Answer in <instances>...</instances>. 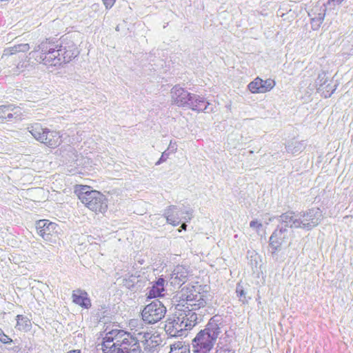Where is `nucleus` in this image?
Returning a JSON list of instances; mask_svg holds the SVG:
<instances>
[{
  "instance_id": "1",
  "label": "nucleus",
  "mask_w": 353,
  "mask_h": 353,
  "mask_svg": "<svg viewBox=\"0 0 353 353\" xmlns=\"http://www.w3.org/2000/svg\"><path fill=\"white\" fill-rule=\"evenodd\" d=\"M38 48L41 51L39 60L46 65H61L70 62L77 54V50L73 43L63 46L46 41L41 43Z\"/></svg>"
},
{
  "instance_id": "2",
  "label": "nucleus",
  "mask_w": 353,
  "mask_h": 353,
  "mask_svg": "<svg viewBox=\"0 0 353 353\" xmlns=\"http://www.w3.org/2000/svg\"><path fill=\"white\" fill-rule=\"evenodd\" d=\"M220 336L221 316L214 315L209 320L205 329L199 332L192 340L193 352L209 353L215 345H217V349Z\"/></svg>"
},
{
  "instance_id": "3",
  "label": "nucleus",
  "mask_w": 353,
  "mask_h": 353,
  "mask_svg": "<svg viewBox=\"0 0 353 353\" xmlns=\"http://www.w3.org/2000/svg\"><path fill=\"white\" fill-rule=\"evenodd\" d=\"M170 94L172 103L178 106H186L192 110L206 113L214 112L216 108L214 104L208 102L205 98L191 94L179 85L174 86Z\"/></svg>"
},
{
  "instance_id": "4",
  "label": "nucleus",
  "mask_w": 353,
  "mask_h": 353,
  "mask_svg": "<svg viewBox=\"0 0 353 353\" xmlns=\"http://www.w3.org/2000/svg\"><path fill=\"white\" fill-rule=\"evenodd\" d=\"M322 219L319 208H312L304 212L288 211L282 214V221L290 225L291 229L301 228L310 230L318 225Z\"/></svg>"
},
{
  "instance_id": "5",
  "label": "nucleus",
  "mask_w": 353,
  "mask_h": 353,
  "mask_svg": "<svg viewBox=\"0 0 353 353\" xmlns=\"http://www.w3.org/2000/svg\"><path fill=\"white\" fill-rule=\"evenodd\" d=\"M180 299L181 303L176 306V309L181 313L194 314L196 316V322L201 320V314H197L196 310L203 308L206 305L203 295L197 292L194 286L184 287L180 292Z\"/></svg>"
},
{
  "instance_id": "6",
  "label": "nucleus",
  "mask_w": 353,
  "mask_h": 353,
  "mask_svg": "<svg viewBox=\"0 0 353 353\" xmlns=\"http://www.w3.org/2000/svg\"><path fill=\"white\" fill-rule=\"evenodd\" d=\"M86 185H80L75 190L79 199L90 210L96 214H103L108 209V199L106 196L97 190H90Z\"/></svg>"
},
{
  "instance_id": "7",
  "label": "nucleus",
  "mask_w": 353,
  "mask_h": 353,
  "mask_svg": "<svg viewBox=\"0 0 353 353\" xmlns=\"http://www.w3.org/2000/svg\"><path fill=\"white\" fill-rule=\"evenodd\" d=\"M177 316L168 319L165 325L166 333L172 337L181 336L184 330H190L196 324V316L188 311V314L178 311Z\"/></svg>"
},
{
  "instance_id": "8",
  "label": "nucleus",
  "mask_w": 353,
  "mask_h": 353,
  "mask_svg": "<svg viewBox=\"0 0 353 353\" xmlns=\"http://www.w3.org/2000/svg\"><path fill=\"white\" fill-rule=\"evenodd\" d=\"M279 225L272 232L269 240L270 252L274 259H278V252L281 250L282 245L292 236V230L290 225L282 221V214L279 217Z\"/></svg>"
},
{
  "instance_id": "9",
  "label": "nucleus",
  "mask_w": 353,
  "mask_h": 353,
  "mask_svg": "<svg viewBox=\"0 0 353 353\" xmlns=\"http://www.w3.org/2000/svg\"><path fill=\"white\" fill-rule=\"evenodd\" d=\"M111 341L114 340L121 353H140L141 351L139 340L130 332L123 330L110 331Z\"/></svg>"
},
{
  "instance_id": "10",
  "label": "nucleus",
  "mask_w": 353,
  "mask_h": 353,
  "mask_svg": "<svg viewBox=\"0 0 353 353\" xmlns=\"http://www.w3.org/2000/svg\"><path fill=\"white\" fill-rule=\"evenodd\" d=\"M27 130L37 141L50 148H56L61 143L59 132L43 128L40 123L32 124Z\"/></svg>"
},
{
  "instance_id": "11",
  "label": "nucleus",
  "mask_w": 353,
  "mask_h": 353,
  "mask_svg": "<svg viewBox=\"0 0 353 353\" xmlns=\"http://www.w3.org/2000/svg\"><path fill=\"white\" fill-rule=\"evenodd\" d=\"M166 312L165 306L156 299L144 307L141 312L142 319L147 324H154L165 316Z\"/></svg>"
},
{
  "instance_id": "12",
  "label": "nucleus",
  "mask_w": 353,
  "mask_h": 353,
  "mask_svg": "<svg viewBox=\"0 0 353 353\" xmlns=\"http://www.w3.org/2000/svg\"><path fill=\"white\" fill-rule=\"evenodd\" d=\"M38 234L46 241H50L52 236H55L59 230V225L49 220H39L36 223Z\"/></svg>"
},
{
  "instance_id": "13",
  "label": "nucleus",
  "mask_w": 353,
  "mask_h": 353,
  "mask_svg": "<svg viewBox=\"0 0 353 353\" xmlns=\"http://www.w3.org/2000/svg\"><path fill=\"white\" fill-rule=\"evenodd\" d=\"M275 85L276 82L272 79L263 80L256 77L248 85V89L253 94L265 93L270 91Z\"/></svg>"
},
{
  "instance_id": "14",
  "label": "nucleus",
  "mask_w": 353,
  "mask_h": 353,
  "mask_svg": "<svg viewBox=\"0 0 353 353\" xmlns=\"http://www.w3.org/2000/svg\"><path fill=\"white\" fill-rule=\"evenodd\" d=\"M21 110L13 104L0 105V119L6 121H12L13 119H21Z\"/></svg>"
},
{
  "instance_id": "15",
  "label": "nucleus",
  "mask_w": 353,
  "mask_h": 353,
  "mask_svg": "<svg viewBox=\"0 0 353 353\" xmlns=\"http://www.w3.org/2000/svg\"><path fill=\"white\" fill-rule=\"evenodd\" d=\"M189 276L188 269L182 265H179L174 268L171 274V284L181 287L188 281Z\"/></svg>"
},
{
  "instance_id": "16",
  "label": "nucleus",
  "mask_w": 353,
  "mask_h": 353,
  "mask_svg": "<svg viewBox=\"0 0 353 353\" xmlns=\"http://www.w3.org/2000/svg\"><path fill=\"white\" fill-rule=\"evenodd\" d=\"M181 211L176 205H170L164 210L163 216L168 223L176 226L181 221L179 215V212Z\"/></svg>"
},
{
  "instance_id": "17",
  "label": "nucleus",
  "mask_w": 353,
  "mask_h": 353,
  "mask_svg": "<svg viewBox=\"0 0 353 353\" xmlns=\"http://www.w3.org/2000/svg\"><path fill=\"white\" fill-rule=\"evenodd\" d=\"M72 301L81 307L88 309L91 307V301L88 293L81 289L75 290L72 294Z\"/></svg>"
},
{
  "instance_id": "18",
  "label": "nucleus",
  "mask_w": 353,
  "mask_h": 353,
  "mask_svg": "<svg viewBox=\"0 0 353 353\" xmlns=\"http://www.w3.org/2000/svg\"><path fill=\"white\" fill-rule=\"evenodd\" d=\"M165 283L166 281L164 279L159 278L149 289L148 292L147 293V297L148 299H153L163 296V292L165 291Z\"/></svg>"
},
{
  "instance_id": "19",
  "label": "nucleus",
  "mask_w": 353,
  "mask_h": 353,
  "mask_svg": "<svg viewBox=\"0 0 353 353\" xmlns=\"http://www.w3.org/2000/svg\"><path fill=\"white\" fill-rule=\"evenodd\" d=\"M115 343V341H111L110 331L108 332L103 338L102 343L103 353H121L119 345Z\"/></svg>"
},
{
  "instance_id": "20",
  "label": "nucleus",
  "mask_w": 353,
  "mask_h": 353,
  "mask_svg": "<svg viewBox=\"0 0 353 353\" xmlns=\"http://www.w3.org/2000/svg\"><path fill=\"white\" fill-rule=\"evenodd\" d=\"M32 326L30 319L23 315L17 316V325L16 327L19 330L28 331L30 330Z\"/></svg>"
},
{
  "instance_id": "21",
  "label": "nucleus",
  "mask_w": 353,
  "mask_h": 353,
  "mask_svg": "<svg viewBox=\"0 0 353 353\" xmlns=\"http://www.w3.org/2000/svg\"><path fill=\"white\" fill-rule=\"evenodd\" d=\"M247 258L248 260V263L252 269L257 268L259 262L261 261L260 256L254 250L248 251Z\"/></svg>"
},
{
  "instance_id": "22",
  "label": "nucleus",
  "mask_w": 353,
  "mask_h": 353,
  "mask_svg": "<svg viewBox=\"0 0 353 353\" xmlns=\"http://www.w3.org/2000/svg\"><path fill=\"white\" fill-rule=\"evenodd\" d=\"M327 73L324 71L321 72L318 74V77L316 80V85L319 86L318 90H321V88L323 87L327 81Z\"/></svg>"
},
{
  "instance_id": "23",
  "label": "nucleus",
  "mask_w": 353,
  "mask_h": 353,
  "mask_svg": "<svg viewBox=\"0 0 353 353\" xmlns=\"http://www.w3.org/2000/svg\"><path fill=\"white\" fill-rule=\"evenodd\" d=\"M169 353H190V349L187 345H173Z\"/></svg>"
},
{
  "instance_id": "24",
  "label": "nucleus",
  "mask_w": 353,
  "mask_h": 353,
  "mask_svg": "<svg viewBox=\"0 0 353 353\" xmlns=\"http://www.w3.org/2000/svg\"><path fill=\"white\" fill-rule=\"evenodd\" d=\"M236 293L237 296L239 297L241 301H242L243 303L248 302V299H246L245 296L246 293L244 290L243 287L241 285H237L236 288Z\"/></svg>"
},
{
  "instance_id": "25",
  "label": "nucleus",
  "mask_w": 353,
  "mask_h": 353,
  "mask_svg": "<svg viewBox=\"0 0 353 353\" xmlns=\"http://www.w3.org/2000/svg\"><path fill=\"white\" fill-rule=\"evenodd\" d=\"M325 13H319L318 15L312 19V22L319 26L324 21Z\"/></svg>"
},
{
  "instance_id": "26",
  "label": "nucleus",
  "mask_w": 353,
  "mask_h": 353,
  "mask_svg": "<svg viewBox=\"0 0 353 353\" xmlns=\"http://www.w3.org/2000/svg\"><path fill=\"white\" fill-rule=\"evenodd\" d=\"M0 341L5 344H10L12 340L7 335L3 334L2 331L0 332Z\"/></svg>"
},
{
  "instance_id": "27",
  "label": "nucleus",
  "mask_w": 353,
  "mask_h": 353,
  "mask_svg": "<svg viewBox=\"0 0 353 353\" xmlns=\"http://www.w3.org/2000/svg\"><path fill=\"white\" fill-rule=\"evenodd\" d=\"M250 227L255 230L256 232L262 228V223L256 220H253L250 223Z\"/></svg>"
},
{
  "instance_id": "28",
  "label": "nucleus",
  "mask_w": 353,
  "mask_h": 353,
  "mask_svg": "<svg viewBox=\"0 0 353 353\" xmlns=\"http://www.w3.org/2000/svg\"><path fill=\"white\" fill-rule=\"evenodd\" d=\"M17 52H19L18 48H17V45H15L10 48L6 49L4 50L3 55H12V54H15Z\"/></svg>"
},
{
  "instance_id": "29",
  "label": "nucleus",
  "mask_w": 353,
  "mask_h": 353,
  "mask_svg": "<svg viewBox=\"0 0 353 353\" xmlns=\"http://www.w3.org/2000/svg\"><path fill=\"white\" fill-rule=\"evenodd\" d=\"M17 48H18L19 52H27L28 50H29L30 47H29V44H28V43H22V44L17 45Z\"/></svg>"
},
{
  "instance_id": "30",
  "label": "nucleus",
  "mask_w": 353,
  "mask_h": 353,
  "mask_svg": "<svg viewBox=\"0 0 353 353\" xmlns=\"http://www.w3.org/2000/svg\"><path fill=\"white\" fill-rule=\"evenodd\" d=\"M303 148V144L300 142H295V145L294 147V148L292 150V152L293 154H295V153H297V152H299L300 151H301Z\"/></svg>"
},
{
  "instance_id": "31",
  "label": "nucleus",
  "mask_w": 353,
  "mask_h": 353,
  "mask_svg": "<svg viewBox=\"0 0 353 353\" xmlns=\"http://www.w3.org/2000/svg\"><path fill=\"white\" fill-rule=\"evenodd\" d=\"M182 214H185V216L183 217V219L185 220V222H188L192 219V212L191 210L182 212Z\"/></svg>"
},
{
  "instance_id": "32",
  "label": "nucleus",
  "mask_w": 353,
  "mask_h": 353,
  "mask_svg": "<svg viewBox=\"0 0 353 353\" xmlns=\"http://www.w3.org/2000/svg\"><path fill=\"white\" fill-rule=\"evenodd\" d=\"M168 158V154L165 152H163L159 161L155 163L156 165H160L163 162H165Z\"/></svg>"
},
{
  "instance_id": "33",
  "label": "nucleus",
  "mask_w": 353,
  "mask_h": 353,
  "mask_svg": "<svg viewBox=\"0 0 353 353\" xmlns=\"http://www.w3.org/2000/svg\"><path fill=\"white\" fill-rule=\"evenodd\" d=\"M107 9L111 8L115 3L116 0H102Z\"/></svg>"
},
{
  "instance_id": "34",
  "label": "nucleus",
  "mask_w": 353,
  "mask_h": 353,
  "mask_svg": "<svg viewBox=\"0 0 353 353\" xmlns=\"http://www.w3.org/2000/svg\"><path fill=\"white\" fill-rule=\"evenodd\" d=\"M343 1V0H329L327 3L329 5L336 6L341 4Z\"/></svg>"
},
{
  "instance_id": "35",
  "label": "nucleus",
  "mask_w": 353,
  "mask_h": 353,
  "mask_svg": "<svg viewBox=\"0 0 353 353\" xmlns=\"http://www.w3.org/2000/svg\"><path fill=\"white\" fill-rule=\"evenodd\" d=\"M134 281H133L132 280H125V283H124V285L128 288H131L132 287L134 286Z\"/></svg>"
},
{
  "instance_id": "36",
  "label": "nucleus",
  "mask_w": 353,
  "mask_h": 353,
  "mask_svg": "<svg viewBox=\"0 0 353 353\" xmlns=\"http://www.w3.org/2000/svg\"><path fill=\"white\" fill-rule=\"evenodd\" d=\"M68 353H81L80 350H72L70 351Z\"/></svg>"
},
{
  "instance_id": "37",
  "label": "nucleus",
  "mask_w": 353,
  "mask_h": 353,
  "mask_svg": "<svg viewBox=\"0 0 353 353\" xmlns=\"http://www.w3.org/2000/svg\"><path fill=\"white\" fill-rule=\"evenodd\" d=\"M186 226H187V225H186L185 223H183L182 224V225H181V228H182L183 230H185V229H186Z\"/></svg>"
},
{
  "instance_id": "38",
  "label": "nucleus",
  "mask_w": 353,
  "mask_h": 353,
  "mask_svg": "<svg viewBox=\"0 0 353 353\" xmlns=\"http://www.w3.org/2000/svg\"><path fill=\"white\" fill-rule=\"evenodd\" d=\"M215 353H220V352H219V350H216Z\"/></svg>"
}]
</instances>
